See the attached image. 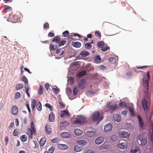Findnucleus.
Segmentation results:
<instances>
[{
	"label": "nucleus",
	"mask_w": 153,
	"mask_h": 153,
	"mask_svg": "<svg viewBox=\"0 0 153 153\" xmlns=\"http://www.w3.org/2000/svg\"><path fill=\"white\" fill-rule=\"evenodd\" d=\"M109 49L110 47L108 46H107L103 48H101V50L102 51L105 52Z\"/></svg>",
	"instance_id": "obj_58"
},
{
	"label": "nucleus",
	"mask_w": 153,
	"mask_h": 153,
	"mask_svg": "<svg viewBox=\"0 0 153 153\" xmlns=\"http://www.w3.org/2000/svg\"><path fill=\"white\" fill-rule=\"evenodd\" d=\"M61 136L65 138H68L70 137L71 135L70 134L67 132H64L61 134Z\"/></svg>",
	"instance_id": "obj_22"
},
{
	"label": "nucleus",
	"mask_w": 153,
	"mask_h": 153,
	"mask_svg": "<svg viewBox=\"0 0 153 153\" xmlns=\"http://www.w3.org/2000/svg\"><path fill=\"white\" fill-rule=\"evenodd\" d=\"M19 134L17 129H15L13 132V134L14 136H17Z\"/></svg>",
	"instance_id": "obj_62"
},
{
	"label": "nucleus",
	"mask_w": 153,
	"mask_h": 153,
	"mask_svg": "<svg viewBox=\"0 0 153 153\" xmlns=\"http://www.w3.org/2000/svg\"><path fill=\"white\" fill-rule=\"evenodd\" d=\"M143 85L145 89L144 90L145 93L146 94H147L148 93L149 90L148 82H143Z\"/></svg>",
	"instance_id": "obj_18"
},
{
	"label": "nucleus",
	"mask_w": 153,
	"mask_h": 153,
	"mask_svg": "<svg viewBox=\"0 0 153 153\" xmlns=\"http://www.w3.org/2000/svg\"><path fill=\"white\" fill-rule=\"evenodd\" d=\"M69 35V32L68 31L66 30L64 32L62 33V35L63 36L67 37Z\"/></svg>",
	"instance_id": "obj_55"
},
{
	"label": "nucleus",
	"mask_w": 153,
	"mask_h": 153,
	"mask_svg": "<svg viewBox=\"0 0 153 153\" xmlns=\"http://www.w3.org/2000/svg\"><path fill=\"white\" fill-rule=\"evenodd\" d=\"M21 80L23 81L25 83L27 84L28 83V80L25 75L23 76L21 78Z\"/></svg>",
	"instance_id": "obj_43"
},
{
	"label": "nucleus",
	"mask_w": 153,
	"mask_h": 153,
	"mask_svg": "<svg viewBox=\"0 0 153 153\" xmlns=\"http://www.w3.org/2000/svg\"><path fill=\"white\" fill-rule=\"evenodd\" d=\"M45 87L47 91L50 88V85L48 83H46L45 85Z\"/></svg>",
	"instance_id": "obj_63"
},
{
	"label": "nucleus",
	"mask_w": 153,
	"mask_h": 153,
	"mask_svg": "<svg viewBox=\"0 0 153 153\" xmlns=\"http://www.w3.org/2000/svg\"><path fill=\"white\" fill-rule=\"evenodd\" d=\"M52 90L55 94H57L59 93V88H53Z\"/></svg>",
	"instance_id": "obj_54"
},
{
	"label": "nucleus",
	"mask_w": 153,
	"mask_h": 153,
	"mask_svg": "<svg viewBox=\"0 0 153 153\" xmlns=\"http://www.w3.org/2000/svg\"><path fill=\"white\" fill-rule=\"evenodd\" d=\"M95 35L96 37L99 39H100L101 37V35L99 31H96L95 32Z\"/></svg>",
	"instance_id": "obj_42"
},
{
	"label": "nucleus",
	"mask_w": 153,
	"mask_h": 153,
	"mask_svg": "<svg viewBox=\"0 0 153 153\" xmlns=\"http://www.w3.org/2000/svg\"><path fill=\"white\" fill-rule=\"evenodd\" d=\"M20 139L22 142H25L27 140V137L25 135H22L21 136Z\"/></svg>",
	"instance_id": "obj_44"
},
{
	"label": "nucleus",
	"mask_w": 153,
	"mask_h": 153,
	"mask_svg": "<svg viewBox=\"0 0 153 153\" xmlns=\"http://www.w3.org/2000/svg\"><path fill=\"white\" fill-rule=\"evenodd\" d=\"M117 105L114 103H113L112 102H108L107 103V106L108 108L110 110L114 111L116 109L117 107Z\"/></svg>",
	"instance_id": "obj_6"
},
{
	"label": "nucleus",
	"mask_w": 153,
	"mask_h": 153,
	"mask_svg": "<svg viewBox=\"0 0 153 153\" xmlns=\"http://www.w3.org/2000/svg\"><path fill=\"white\" fill-rule=\"evenodd\" d=\"M112 126L111 124L109 123L107 124L104 126V130L105 132L110 131L112 129Z\"/></svg>",
	"instance_id": "obj_11"
},
{
	"label": "nucleus",
	"mask_w": 153,
	"mask_h": 153,
	"mask_svg": "<svg viewBox=\"0 0 153 153\" xmlns=\"http://www.w3.org/2000/svg\"><path fill=\"white\" fill-rule=\"evenodd\" d=\"M21 96V94L20 92H17L15 93L14 97L16 99H18Z\"/></svg>",
	"instance_id": "obj_47"
},
{
	"label": "nucleus",
	"mask_w": 153,
	"mask_h": 153,
	"mask_svg": "<svg viewBox=\"0 0 153 153\" xmlns=\"http://www.w3.org/2000/svg\"><path fill=\"white\" fill-rule=\"evenodd\" d=\"M85 48L88 49H90L92 47V46L89 43H86L85 45Z\"/></svg>",
	"instance_id": "obj_53"
},
{
	"label": "nucleus",
	"mask_w": 153,
	"mask_h": 153,
	"mask_svg": "<svg viewBox=\"0 0 153 153\" xmlns=\"http://www.w3.org/2000/svg\"><path fill=\"white\" fill-rule=\"evenodd\" d=\"M30 126L31 128V129L33 131V133L35 134L36 133V130L35 127L34 123L33 122H31Z\"/></svg>",
	"instance_id": "obj_34"
},
{
	"label": "nucleus",
	"mask_w": 153,
	"mask_h": 153,
	"mask_svg": "<svg viewBox=\"0 0 153 153\" xmlns=\"http://www.w3.org/2000/svg\"><path fill=\"white\" fill-rule=\"evenodd\" d=\"M87 135L90 137H92L95 136L96 132L94 131H88L86 133Z\"/></svg>",
	"instance_id": "obj_20"
},
{
	"label": "nucleus",
	"mask_w": 153,
	"mask_h": 153,
	"mask_svg": "<svg viewBox=\"0 0 153 153\" xmlns=\"http://www.w3.org/2000/svg\"><path fill=\"white\" fill-rule=\"evenodd\" d=\"M45 130L46 133L50 134L51 132V126L48 124H46L45 126Z\"/></svg>",
	"instance_id": "obj_14"
},
{
	"label": "nucleus",
	"mask_w": 153,
	"mask_h": 153,
	"mask_svg": "<svg viewBox=\"0 0 153 153\" xmlns=\"http://www.w3.org/2000/svg\"><path fill=\"white\" fill-rule=\"evenodd\" d=\"M91 117L93 121L94 122L97 121V124L103 118V117L100 115V112L98 111L94 112L91 115Z\"/></svg>",
	"instance_id": "obj_1"
},
{
	"label": "nucleus",
	"mask_w": 153,
	"mask_h": 153,
	"mask_svg": "<svg viewBox=\"0 0 153 153\" xmlns=\"http://www.w3.org/2000/svg\"><path fill=\"white\" fill-rule=\"evenodd\" d=\"M86 74V72L85 70H83L80 72L78 74V76L79 77H81Z\"/></svg>",
	"instance_id": "obj_32"
},
{
	"label": "nucleus",
	"mask_w": 153,
	"mask_h": 153,
	"mask_svg": "<svg viewBox=\"0 0 153 153\" xmlns=\"http://www.w3.org/2000/svg\"><path fill=\"white\" fill-rule=\"evenodd\" d=\"M94 59V61L96 62H99L101 60L100 56L99 55L96 56Z\"/></svg>",
	"instance_id": "obj_51"
},
{
	"label": "nucleus",
	"mask_w": 153,
	"mask_h": 153,
	"mask_svg": "<svg viewBox=\"0 0 153 153\" xmlns=\"http://www.w3.org/2000/svg\"><path fill=\"white\" fill-rule=\"evenodd\" d=\"M74 149L76 152H79L82 150V148L81 147H80L78 145H77L74 146Z\"/></svg>",
	"instance_id": "obj_36"
},
{
	"label": "nucleus",
	"mask_w": 153,
	"mask_h": 153,
	"mask_svg": "<svg viewBox=\"0 0 153 153\" xmlns=\"http://www.w3.org/2000/svg\"><path fill=\"white\" fill-rule=\"evenodd\" d=\"M140 141L141 145L143 146L145 145L147 143V138L144 137L143 135H140L139 137V139L137 142Z\"/></svg>",
	"instance_id": "obj_3"
},
{
	"label": "nucleus",
	"mask_w": 153,
	"mask_h": 153,
	"mask_svg": "<svg viewBox=\"0 0 153 153\" xmlns=\"http://www.w3.org/2000/svg\"><path fill=\"white\" fill-rule=\"evenodd\" d=\"M104 140V138L100 137L97 138L95 140V143L96 144L99 145L102 143Z\"/></svg>",
	"instance_id": "obj_13"
},
{
	"label": "nucleus",
	"mask_w": 153,
	"mask_h": 153,
	"mask_svg": "<svg viewBox=\"0 0 153 153\" xmlns=\"http://www.w3.org/2000/svg\"><path fill=\"white\" fill-rule=\"evenodd\" d=\"M58 147L60 149L62 150H66L68 148V146L65 144H58Z\"/></svg>",
	"instance_id": "obj_19"
},
{
	"label": "nucleus",
	"mask_w": 153,
	"mask_h": 153,
	"mask_svg": "<svg viewBox=\"0 0 153 153\" xmlns=\"http://www.w3.org/2000/svg\"><path fill=\"white\" fill-rule=\"evenodd\" d=\"M8 140V137H4V143L5 145H7V144Z\"/></svg>",
	"instance_id": "obj_60"
},
{
	"label": "nucleus",
	"mask_w": 153,
	"mask_h": 153,
	"mask_svg": "<svg viewBox=\"0 0 153 153\" xmlns=\"http://www.w3.org/2000/svg\"><path fill=\"white\" fill-rule=\"evenodd\" d=\"M54 36V34L53 32H49L48 35V36L49 37H53Z\"/></svg>",
	"instance_id": "obj_64"
},
{
	"label": "nucleus",
	"mask_w": 153,
	"mask_h": 153,
	"mask_svg": "<svg viewBox=\"0 0 153 153\" xmlns=\"http://www.w3.org/2000/svg\"><path fill=\"white\" fill-rule=\"evenodd\" d=\"M44 88L43 87L40 85L39 86L38 90V92L39 95H42L43 94Z\"/></svg>",
	"instance_id": "obj_30"
},
{
	"label": "nucleus",
	"mask_w": 153,
	"mask_h": 153,
	"mask_svg": "<svg viewBox=\"0 0 153 153\" xmlns=\"http://www.w3.org/2000/svg\"><path fill=\"white\" fill-rule=\"evenodd\" d=\"M46 141V139L45 137H43L42 138L40 141H39V144L40 146H43Z\"/></svg>",
	"instance_id": "obj_35"
},
{
	"label": "nucleus",
	"mask_w": 153,
	"mask_h": 153,
	"mask_svg": "<svg viewBox=\"0 0 153 153\" xmlns=\"http://www.w3.org/2000/svg\"><path fill=\"white\" fill-rule=\"evenodd\" d=\"M57 48V45H56L53 44L51 43L49 46V49L50 51H54Z\"/></svg>",
	"instance_id": "obj_27"
},
{
	"label": "nucleus",
	"mask_w": 153,
	"mask_h": 153,
	"mask_svg": "<svg viewBox=\"0 0 153 153\" xmlns=\"http://www.w3.org/2000/svg\"><path fill=\"white\" fill-rule=\"evenodd\" d=\"M11 112L12 114L16 115L18 112V109L16 105L13 106L11 108Z\"/></svg>",
	"instance_id": "obj_12"
},
{
	"label": "nucleus",
	"mask_w": 153,
	"mask_h": 153,
	"mask_svg": "<svg viewBox=\"0 0 153 153\" xmlns=\"http://www.w3.org/2000/svg\"><path fill=\"white\" fill-rule=\"evenodd\" d=\"M55 119V116L53 113L51 112L49 116V120L50 122H53Z\"/></svg>",
	"instance_id": "obj_24"
},
{
	"label": "nucleus",
	"mask_w": 153,
	"mask_h": 153,
	"mask_svg": "<svg viewBox=\"0 0 153 153\" xmlns=\"http://www.w3.org/2000/svg\"><path fill=\"white\" fill-rule=\"evenodd\" d=\"M87 143V141L84 140H80L77 141V144L82 146L85 145Z\"/></svg>",
	"instance_id": "obj_23"
},
{
	"label": "nucleus",
	"mask_w": 153,
	"mask_h": 153,
	"mask_svg": "<svg viewBox=\"0 0 153 153\" xmlns=\"http://www.w3.org/2000/svg\"><path fill=\"white\" fill-rule=\"evenodd\" d=\"M70 115L68 111L67 110L61 111L60 116V117L62 118H67Z\"/></svg>",
	"instance_id": "obj_5"
},
{
	"label": "nucleus",
	"mask_w": 153,
	"mask_h": 153,
	"mask_svg": "<svg viewBox=\"0 0 153 153\" xmlns=\"http://www.w3.org/2000/svg\"><path fill=\"white\" fill-rule=\"evenodd\" d=\"M80 54L83 57H85L88 56L89 55V53L88 52L84 50L81 52Z\"/></svg>",
	"instance_id": "obj_25"
},
{
	"label": "nucleus",
	"mask_w": 153,
	"mask_h": 153,
	"mask_svg": "<svg viewBox=\"0 0 153 153\" xmlns=\"http://www.w3.org/2000/svg\"><path fill=\"white\" fill-rule=\"evenodd\" d=\"M54 150V148L53 146L51 147L48 150V153H53Z\"/></svg>",
	"instance_id": "obj_56"
},
{
	"label": "nucleus",
	"mask_w": 153,
	"mask_h": 153,
	"mask_svg": "<svg viewBox=\"0 0 153 153\" xmlns=\"http://www.w3.org/2000/svg\"><path fill=\"white\" fill-rule=\"evenodd\" d=\"M10 19L14 22H17L20 20V17L16 14L13 15Z\"/></svg>",
	"instance_id": "obj_15"
},
{
	"label": "nucleus",
	"mask_w": 153,
	"mask_h": 153,
	"mask_svg": "<svg viewBox=\"0 0 153 153\" xmlns=\"http://www.w3.org/2000/svg\"><path fill=\"white\" fill-rule=\"evenodd\" d=\"M24 87L23 84H19L16 85V90H19L20 89H22Z\"/></svg>",
	"instance_id": "obj_37"
},
{
	"label": "nucleus",
	"mask_w": 153,
	"mask_h": 153,
	"mask_svg": "<svg viewBox=\"0 0 153 153\" xmlns=\"http://www.w3.org/2000/svg\"><path fill=\"white\" fill-rule=\"evenodd\" d=\"M60 39L61 38L60 37L58 36H56L53 38L52 42H55L56 43L58 44Z\"/></svg>",
	"instance_id": "obj_28"
},
{
	"label": "nucleus",
	"mask_w": 153,
	"mask_h": 153,
	"mask_svg": "<svg viewBox=\"0 0 153 153\" xmlns=\"http://www.w3.org/2000/svg\"><path fill=\"white\" fill-rule=\"evenodd\" d=\"M37 102L36 100L34 99L33 100L32 102L31 103V107L32 110H34L36 104Z\"/></svg>",
	"instance_id": "obj_31"
},
{
	"label": "nucleus",
	"mask_w": 153,
	"mask_h": 153,
	"mask_svg": "<svg viewBox=\"0 0 153 153\" xmlns=\"http://www.w3.org/2000/svg\"><path fill=\"white\" fill-rule=\"evenodd\" d=\"M45 105L46 107L48 108L51 111L53 110V107L50 104L46 103Z\"/></svg>",
	"instance_id": "obj_52"
},
{
	"label": "nucleus",
	"mask_w": 153,
	"mask_h": 153,
	"mask_svg": "<svg viewBox=\"0 0 153 153\" xmlns=\"http://www.w3.org/2000/svg\"><path fill=\"white\" fill-rule=\"evenodd\" d=\"M142 104L143 109L145 111H148V108L147 103V100L145 99H143L142 102Z\"/></svg>",
	"instance_id": "obj_7"
},
{
	"label": "nucleus",
	"mask_w": 153,
	"mask_h": 153,
	"mask_svg": "<svg viewBox=\"0 0 153 153\" xmlns=\"http://www.w3.org/2000/svg\"><path fill=\"white\" fill-rule=\"evenodd\" d=\"M37 108L38 110L40 111L42 110V105L40 102H39L36 105Z\"/></svg>",
	"instance_id": "obj_38"
},
{
	"label": "nucleus",
	"mask_w": 153,
	"mask_h": 153,
	"mask_svg": "<svg viewBox=\"0 0 153 153\" xmlns=\"http://www.w3.org/2000/svg\"><path fill=\"white\" fill-rule=\"evenodd\" d=\"M83 131L79 129H76L74 130V133L76 135L79 136L82 133Z\"/></svg>",
	"instance_id": "obj_21"
},
{
	"label": "nucleus",
	"mask_w": 153,
	"mask_h": 153,
	"mask_svg": "<svg viewBox=\"0 0 153 153\" xmlns=\"http://www.w3.org/2000/svg\"><path fill=\"white\" fill-rule=\"evenodd\" d=\"M119 136L122 138H127L128 137L129 134L126 131H120L119 132Z\"/></svg>",
	"instance_id": "obj_10"
},
{
	"label": "nucleus",
	"mask_w": 153,
	"mask_h": 153,
	"mask_svg": "<svg viewBox=\"0 0 153 153\" xmlns=\"http://www.w3.org/2000/svg\"><path fill=\"white\" fill-rule=\"evenodd\" d=\"M86 82L85 79H82L80 80L78 83V87L79 88L82 89L85 87V83Z\"/></svg>",
	"instance_id": "obj_4"
},
{
	"label": "nucleus",
	"mask_w": 153,
	"mask_h": 153,
	"mask_svg": "<svg viewBox=\"0 0 153 153\" xmlns=\"http://www.w3.org/2000/svg\"><path fill=\"white\" fill-rule=\"evenodd\" d=\"M113 117L114 121L118 122L121 120V117L119 114H114Z\"/></svg>",
	"instance_id": "obj_17"
},
{
	"label": "nucleus",
	"mask_w": 153,
	"mask_h": 153,
	"mask_svg": "<svg viewBox=\"0 0 153 153\" xmlns=\"http://www.w3.org/2000/svg\"><path fill=\"white\" fill-rule=\"evenodd\" d=\"M27 134L30 138L32 139L33 134H34L33 131L30 128H29L27 130Z\"/></svg>",
	"instance_id": "obj_16"
},
{
	"label": "nucleus",
	"mask_w": 153,
	"mask_h": 153,
	"mask_svg": "<svg viewBox=\"0 0 153 153\" xmlns=\"http://www.w3.org/2000/svg\"><path fill=\"white\" fill-rule=\"evenodd\" d=\"M139 149L138 147L134 146L132 147L131 150L132 153H136L138 152Z\"/></svg>",
	"instance_id": "obj_41"
},
{
	"label": "nucleus",
	"mask_w": 153,
	"mask_h": 153,
	"mask_svg": "<svg viewBox=\"0 0 153 153\" xmlns=\"http://www.w3.org/2000/svg\"><path fill=\"white\" fill-rule=\"evenodd\" d=\"M59 107L61 109H63L65 107V105L63 103L61 102H59Z\"/></svg>",
	"instance_id": "obj_59"
},
{
	"label": "nucleus",
	"mask_w": 153,
	"mask_h": 153,
	"mask_svg": "<svg viewBox=\"0 0 153 153\" xmlns=\"http://www.w3.org/2000/svg\"><path fill=\"white\" fill-rule=\"evenodd\" d=\"M149 71H148L147 72V75L144 76L143 79V82H148V81L149 80Z\"/></svg>",
	"instance_id": "obj_26"
},
{
	"label": "nucleus",
	"mask_w": 153,
	"mask_h": 153,
	"mask_svg": "<svg viewBox=\"0 0 153 153\" xmlns=\"http://www.w3.org/2000/svg\"><path fill=\"white\" fill-rule=\"evenodd\" d=\"M117 137L115 135H112L111 138V140L113 141H116L117 140Z\"/></svg>",
	"instance_id": "obj_50"
},
{
	"label": "nucleus",
	"mask_w": 153,
	"mask_h": 153,
	"mask_svg": "<svg viewBox=\"0 0 153 153\" xmlns=\"http://www.w3.org/2000/svg\"><path fill=\"white\" fill-rule=\"evenodd\" d=\"M64 53V51L61 49H57L56 53L59 56H62Z\"/></svg>",
	"instance_id": "obj_29"
},
{
	"label": "nucleus",
	"mask_w": 153,
	"mask_h": 153,
	"mask_svg": "<svg viewBox=\"0 0 153 153\" xmlns=\"http://www.w3.org/2000/svg\"><path fill=\"white\" fill-rule=\"evenodd\" d=\"M129 109L131 114L133 115H135V113L134 111V108L130 106L129 107Z\"/></svg>",
	"instance_id": "obj_48"
},
{
	"label": "nucleus",
	"mask_w": 153,
	"mask_h": 153,
	"mask_svg": "<svg viewBox=\"0 0 153 153\" xmlns=\"http://www.w3.org/2000/svg\"><path fill=\"white\" fill-rule=\"evenodd\" d=\"M118 146L122 149H124L126 148V145L125 141L120 140L119 142Z\"/></svg>",
	"instance_id": "obj_9"
},
{
	"label": "nucleus",
	"mask_w": 153,
	"mask_h": 153,
	"mask_svg": "<svg viewBox=\"0 0 153 153\" xmlns=\"http://www.w3.org/2000/svg\"><path fill=\"white\" fill-rule=\"evenodd\" d=\"M119 105L122 108H126V104L124 102H121L119 103Z\"/></svg>",
	"instance_id": "obj_45"
},
{
	"label": "nucleus",
	"mask_w": 153,
	"mask_h": 153,
	"mask_svg": "<svg viewBox=\"0 0 153 153\" xmlns=\"http://www.w3.org/2000/svg\"><path fill=\"white\" fill-rule=\"evenodd\" d=\"M72 45L75 47L79 48L81 46V43L79 42H72Z\"/></svg>",
	"instance_id": "obj_33"
},
{
	"label": "nucleus",
	"mask_w": 153,
	"mask_h": 153,
	"mask_svg": "<svg viewBox=\"0 0 153 153\" xmlns=\"http://www.w3.org/2000/svg\"><path fill=\"white\" fill-rule=\"evenodd\" d=\"M66 43V41L65 40H62L59 42L58 44L59 46H61L65 45Z\"/></svg>",
	"instance_id": "obj_46"
},
{
	"label": "nucleus",
	"mask_w": 153,
	"mask_h": 153,
	"mask_svg": "<svg viewBox=\"0 0 153 153\" xmlns=\"http://www.w3.org/2000/svg\"><path fill=\"white\" fill-rule=\"evenodd\" d=\"M66 92L67 95H70L71 94L72 90L70 88H67L66 89Z\"/></svg>",
	"instance_id": "obj_57"
},
{
	"label": "nucleus",
	"mask_w": 153,
	"mask_h": 153,
	"mask_svg": "<svg viewBox=\"0 0 153 153\" xmlns=\"http://www.w3.org/2000/svg\"><path fill=\"white\" fill-rule=\"evenodd\" d=\"M79 91L78 87L76 86L75 87L73 90V94L74 95H76L79 92Z\"/></svg>",
	"instance_id": "obj_40"
},
{
	"label": "nucleus",
	"mask_w": 153,
	"mask_h": 153,
	"mask_svg": "<svg viewBox=\"0 0 153 153\" xmlns=\"http://www.w3.org/2000/svg\"><path fill=\"white\" fill-rule=\"evenodd\" d=\"M29 87H27L26 88V89L25 90V92L27 95V96L29 97H30V94L29 93Z\"/></svg>",
	"instance_id": "obj_61"
},
{
	"label": "nucleus",
	"mask_w": 153,
	"mask_h": 153,
	"mask_svg": "<svg viewBox=\"0 0 153 153\" xmlns=\"http://www.w3.org/2000/svg\"><path fill=\"white\" fill-rule=\"evenodd\" d=\"M9 41V40L8 39H4V38H3L2 40V44L6 45V44L8 43Z\"/></svg>",
	"instance_id": "obj_49"
},
{
	"label": "nucleus",
	"mask_w": 153,
	"mask_h": 153,
	"mask_svg": "<svg viewBox=\"0 0 153 153\" xmlns=\"http://www.w3.org/2000/svg\"><path fill=\"white\" fill-rule=\"evenodd\" d=\"M137 118L138 122V126L139 128H143L144 124L142 119L139 115L137 116Z\"/></svg>",
	"instance_id": "obj_8"
},
{
	"label": "nucleus",
	"mask_w": 153,
	"mask_h": 153,
	"mask_svg": "<svg viewBox=\"0 0 153 153\" xmlns=\"http://www.w3.org/2000/svg\"><path fill=\"white\" fill-rule=\"evenodd\" d=\"M105 43L103 41H100L97 44V46L100 48H102L104 46Z\"/></svg>",
	"instance_id": "obj_39"
},
{
	"label": "nucleus",
	"mask_w": 153,
	"mask_h": 153,
	"mask_svg": "<svg viewBox=\"0 0 153 153\" xmlns=\"http://www.w3.org/2000/svg\"><path fill=\"white\" fill-rule=\"evenodd\" d=\"M86 121V118L84 116H78L76 118V120L73 122V124L78 125L82 123H84Z\"/></svg>",
	"instance_id": "obj_2"
}]
</instances>
